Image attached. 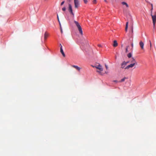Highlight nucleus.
Segmentation results:
<instances>
[{"instance_id": "21", "label": "nucleus", "mask_w": 156, "mask_h": 156, "mask_svg": "<svg viewBox=\"0 0 156 156\" xmlns=\"http://www.w3.org/2000/svg\"><path fill=\"white\" fill-rule=\"evenodd\" d=\"M129 47L128 46L126 47V53L128 51V48Z\"/></svg>"}, {"instance_id": "2", "label": "nucleus", "mask_w": 156, "mask_h": 156, "mask_svg": "<svg viewBox=\"0 0 156 156\" xmlns=\"http://www.w3.org/2000/svg\"><path fill=\"white\" fill-rule=\"evenodd\" d=\"M95 67L97 69L100 70V71H97V72L98 73H100L101 71H102L103 70V69L102 68V66L100 64L98 65L95 66Z\"/></svg>"}, {"instance_id": "25", "label": "nucleus", "mask_w": 156, "mask_h": 156, "mask_svg": "<svg viewBox=\"0 0 156 156\" xmlns=\"http://www.w3.org/2000/svg\"><path fill=\"white\" fill-rule=\"evenodd\" d=\"M64 1L62 2L61 4V5H62L64 4Z\"/></svg>"}, {"instance_id": "24", "label": "nucleus", "mask_w": 156, "mask_h": 156, "mask_svg": "<svg viewBox=\"0 0 156 156\" xmlns=\"http://www.w3.org/2000/svg\"><path fill=\"white\" fill-rule=\"evenodd\" d=\"M93 3L94 4H96V0H93Z\"/></svg>"}, {"instance_id": "29", "label": "nucleus", "mask_w": 156, "mask_h": 156, "mask_svg": "<svg viewBox=\"0 0 156 156\" xmlns=\"http://www.w3.org/2000/svg\"><path fill=\"white\" fill-rule=\"evenodd\" d=\"M60 29H61V33H62V28L61 27Z\"/></svg>"}, {"instance_id": "7", "label": "nucleus", "mask_w": 156, "mask_h": 156, "mask_svg": "<svg viewBox=\"0 0 156 156\" xmlns=\"http://www.w3.org/2000/svg\"><path fill=\"white\" fill-rule=\"evenodd\" d=\"M131 62L132 64H134V65H137V63L136 60L134 58H132V60L131 61Z\"/></svg>"}, {"instance_id": "22", "label": "nucleus", "mask_w": 156, "mask_h": 156, "mask_svg": "<svg viewBox=\"0 0 156 156\" xmlns=\"http://www.w3.org/2000/svg\"><path fill=\"white\" fill-rule=\"evenodd\" d=\"M149 42L150 43V47L151 48L152 47V44H151V41L150 40H149Z\"/></svg>"}, {"instance_id": "14", "label": "nucleus", "mask_w": 156, "mask_h": 156, "mask_svg": "<svg viewBox=\"0 0 156 156\" xmlns=\"http://www.w3.org/2000/svg\"><path fill=\"white\" fill-rule=\"evenodd\" d=\"M69 11L73 10L71 5L70 4H69Z\"/></svg>"}, {"instance_id": "9", "label": "nucleus", "mask_w": 156, "mask_h": 156, "mask_svg": "<svg viewBox=\"0 0 156 156\" xmlns=\"http://www.w3.org/2000/svg\"><path fill=\"white\" fill-rule=\"evenodd\" d=\"M72 67H73V68H75L78 71H80L81 69V68L78 67V66H77L75 65H73L72 66Z\"/></svg>"}, {"instance_id": "30", "label": "nucleus", "mask_w": 156, "mask_h": 156, "mask_svg": "<svg viewBox=\"0 0 156 156\" xmlns=\"http://www.w3.org/2000/svg\"><path fill=\"white\" fill-rule=\"evenodd\" d=\"M98 45L99 47H101V44H98Z\"/></svg>"}, {"instance_id": "19", "label": "nucleus", "mask_w": 156, "mask_h": 156, "mask_svg": "<svg viewBox=\"0 0 156 156\" xmlns=\"http://www.w3.org/2000/svg\"><path fill=\"white\" fill-rule=\"evenodd\" d=\"M127 56L129 58H130L132 56V54L130 53H129L128 55Z\"/></svg>"}, {"instance_id": "39", "label": "nucleus", "mask_w": 156, "mask_h": 156, "mask_svg": "<svg viewBox=\"0 0 156 156\" xmlns=\"http://www.w3.org/2000/svg\"><path fill=\"white\" fill-rule=\"evenodd\" d=\"M60 46H61H61H62V45H61V44H60Z\"/></svg>"}, {"instance_id": "4", "label": "nucleus", "mask_w": 156, "mask_h": 156, "mask_svg": "<svg viewBox=\"0 0 156 156\" xmlns=\"http://www.w3.org/2000/svg\"><path fill=\"white\" fill-rule=\"evenodd\" d=\"M139 45L141 48L142 50H144V43L142 41H140L139 43Z\"/></svg>"}, {"instance_id": "1", "label": "nucleus", "mask_w": 156, "mask_h": 156, "mask_svg": "<svg viewBox=\"0 0 156 156\" xmlns=\"http://www.w3.org/2000/svg\"><path fill=\"white\" fill-rule=\"evenodd\" d=\"M74 23H75L76 27L78 28V30L79 31L81 35H83V33L82 30V29L80 25L79 24V23L77 21H74Z\"/></svg>"}, {"instance_id": "8", "label": "nucleus", "mask_w": 156, "mask_h": 156, "mask_svg": "<svg viewBox=\"0 0 156 156\" xmlns=\"http://www.w3.org/2000/svg\"><path fill=\"white\" fill-rule=\"evenodd\" d=\"M60 52L62 54L63 56L64 57H65L66 56V55H65L64 53V52L63 49L62 48V46H61V47H60Z\"/></svg>"}, {"instance_id": "12", "label": "nucleus", "mask_w": 156, "mask_h": 156, "mask_svg": "<svg viewBox=\"0 0 156 156\" xmlns=\"http://www.w3.org/2000/svg\"><path fill=\"white\" fill-rule=\"evenodd\" d=\"M118 45V43H117V41L116 40H115L114 41V44H113V46L114 47H116Z\"/></svg>"}, {"instance_id": "16", "label": "nucleus", "mask_w": 156, "mask_h": 156, "mask_svg": "<svg viewBox=\"0 0 156 156\" xmlns=\"http://www.w3.org/2000/svg\"><path fill=\"white\" fill-rule=\"evenodd\" d=\"M130 27V29H131V33L132 34H133V24H132L131 26Z\"/></svg>"}, {"instance_id": "13", "label": "nucleus", "mask_w": 156, "mask_h": 156, "mask_svg": "<svg viewBox=\"0 0 156 156\" xmlns=\"http://www.w3.org/2000/svg\"><path fill=\"white\" fill-rule=\"evenodd\" d=\"M122 5H126V7H127V8H128L129 7V5H128L126 2H122Z\"/></svg>"}, {"instance_id": "15", "label": "nucleus", "mask_w": 156, "mask_h": 156, "mask_svg": "<svg viewBox=\"0 0 156 156\" xmlns=\"http://www.w3.org/2000/svg\"><path fill=\"white\" fill-rule=\"evenodd\" d=\"M128 22H127L126 23V25L125 31L126 32H127V29L128 28Z\"/></svg>"}, {"instance_id": "35", "label": "nucleus", "mask_w": 156, "mask_h": 156, "mask_svg": "<svg viewBox=\"0 0 156 156\" xmlns=\"http://www.w3.org/2000/svg\"><path fill=\"white\" fill-rule=\"evenodd\" d=\"M153 9V7H151V12H152V10Z\"/></svg>"}, {"instance_id": "32", "label": "nucleus", "mask_w": 156, "mask_h": 156, "mask_svg": "<svg viewBox=\"0 0 156 156\" xmlns=\"http://www.w3.org/2000/svg\"><path fill=\"white\" fill-rule=\"evenodd\" d=\"M113 82H118V81H117V80H114V81H113Z\"/></svg>"}, {"instance_id": "18", "label": "nucleus", "mask_w": 156, "mask_h": 156, "mask_svg": "<svg viewBox=\"0 0 156 156\" xmlns=\"http://www.w3.org/2000/svg\"><path fill=\"white\" fill-rule=\"evenodd\" d=\"M127 78L126 77H124L123 79H122L121 80L119 81L120 82H124L126 79H127Z\"/></svg>"}, {"instance_id": "20", "label": "nucleus", "mask_w": 156, "mask_h": 156, "mask_svg": "<svg viewBox=\"0 0 156 156\" xmlns=\"http://www.w3.org/2000/svg\"><path fill=\"white\" fill-rule=\"evenodd\" d=\"M70 13L72 15V16H73V17L74 16V13H73V10H71V11H69Z\"/></svg>"}, {"instance_id": "33", "label": "nucleus", "mask_w": 156, "mask_h": 156, "mask_svg": "<svg viewBox=\"0 0 156 156\" xmlns=\"http://www.w3.org/2000/svg\"><path fill=\"white\" fill-rule=\"evenodd\" d=\"M129 62H128H128H126V65L128 63H129Z\"/></svg>"}, {"instance_id": "6", "label": "nucleus", "mask_w": 156, "mask_h": 156, "mask_svg": "<svg viewBox=\"0 0 156 156\" xmlns=\"http://www.w3.org/2000/svg\"><path fill=\"white\" fill-rule=\"evenodd\" d=\"M135 65H134V64L131 63L130 64L128 65L126 67H125V69H128L130 68H132Z\"/></svg>"}, {"instance_id": "11", "label": "nucleus", "mask_w": 156, "mask_h": 156, "mask_svg": "<svg viewBox=\"0 0 156 156\" xmlns=\"http://www.w3.org/2000/svg\"><path fill=\"white\" fill-rule=\"evenodd\" d=\"M126 62L124 61L121 64V68H123L126 65Z\"/></svg>"}, {"instance_id": "37", "label": "nucleus", "mask_w": 156, "mask_h": 156, "mask_svg": "<svg viewBox=\"0 0 156 156\" xmlns=\"http://www.w3.org/2000/svg\"><path fill=\"white\" fill-rule=\"evenodd\" d=\"M151 7H153V5H152V4H151Z\"/></svg>"}, {"instance_id": "27", "label": "nucleus", "mask_w": 156, "mask_h": 156, "mask_svg": "<svg viewBox=\"0 0 156 156\" xmlns=\"http://www.w3.org/2000/svg\"><path fill=\"white\" fill-rule=\"evenodd\" d=\"M57 19H58V22H59V18H58V14H57Z\"/></svg>"}, {"instance_id": "28", "label": "nucleus", "mask_w": 156, "mask_h": 156, "mask_svg": "<svg viewBox=\"0 0 156 156\" xmlns=\"http://www.w3.org/2000/svg\"><path fill=\"white\" fill-rule=\"evenodd\" d=\"M84 1V2L85 3H87V0H83Z\"/></svg>"}, {"instance_id": "10", "label": "nucleus", "mask_w": 156, "mask_h": 156, "mask_svg": "<svg viewBox=\"0 0 156 156\" xmlns=\"http://www.w3.org/2000/svg\"><path fill=\"white\" fill-rule=\"evenodd\" d=\"M49 34L47 32H45L44 34V39L46 40Z\"/></svg>"}, {"instance_id": "23", "label": "nucleus", "mask_w": 156, "mask_h": 156, "mask_svg": "<svg viewBox=\"0 0 156 156\" xmlns=\"http://www.w3.org/2000/svg\"><path fill=\"white\" fill-rule=\"evenodd\" d=\"M62 9L63 11H65L66 10V8L65 7H64L62 8Z\"/></svg>"}, {"instance_id": "38", "label": "nucleus", "mask_w": 156, "mask_h": 156, "mask_svg": "<svg viewBox=\"0 0 156 156\" xmlns=\"http://www.w3.org/2000/svg\"><path fill=\"white\" fill-rule=\"evenodd\" d=\"M105 73H106V74H107L108 73V72H105Z\"/></svg>"}, {"instance_id": "5", "label": "nucleus", "mask_w": 156, "mask_h": 156, "mask_svg": "<svg viewBox=\"0 0 156 156\" xmlns=\"http://www.w3.org/2000/svg\"><path fill=\"white\" fill-rule=\"evenodd\" d=\"M151 15L152 17V20H154L156 21V11L154 13V15H152V12H151Z\"/></svg>"}, {"instance_id": "26", "label": "nucleus", "mask_w": 156, "mask_h": 156, "mask_svg": "<svg viewBox=\"0 0 156 156\" xmlns=\"http://www.w3.org/2000/svg\"><path fill=\"white\" fill-rule=\"evenodd\" d=\"M105 67H106V68L107 69H108V66L107 65H106V64H105Z\"/></svg>"}, {"instance_id": "34", "label": "nucleus", "mask_w": 156, "mask_h": 156, "mask_svg": "<svg viewBox=\"0 0 156 156\" xmlns=\"http://www.w3.org/2000/svg\"><path fill=\"white\" fill-rule=\"evenodd\" d=\"M59 22V25H60V27H61V25L60 22Z\"/></svg>"}, {"instance_id": "3", "label": "nucleus", "mask_w": 156, "mask_h": 156, "mask_svg": "<svg viewBox=\"0 0 156 156\" xmlns=\"http://www.w3.org/2000/svg\"><path fill=\"white\" fill-rule=\"evenodd\" d=\"M75 7V8H77L79 5V3L78 0H74Z\"/></svg>"}, {"instance_id": "17", "label": "nucleus", "mask_w": 156, "mask_h": 156, "mask_svg": "<svg viewBox=\"0 0 156 156\" xmlns=\"http://www.w3.org/2000/svg\"><path fill=\"white\" fill-rule=\"evenodd\" d=\"M152 21H153V28L154 29H155V23L156 21L154 20H152Z\"/></svg>"}, {"instance_id": "36", "label": "nucleus", "mask_w": 156, "mask_h": 156, "mask_svg": "<svg viewBox=\"0 0 156 156\" xmlns=\"http://www.w3.org/2000/svg\"><path fill=\"white\" fill-rule=\"evenodd\" d=\"M104 0L105 2H107L106 0Z\"/></svg>"}, {"instance_id": "31", "label": "nucleus", "mask_w": 156, "mask_h": 156, "mask_svg": "<svg viewBox=\"0 0 156 156\" xmlns=\"http://www.w3.org/2000/svg\"><path fill=\"white\" fill-rule=\"evenodd\" d=\"M131 46H132V48L133 47V43L132 44H131Z\"/></svg>"}]
</instances>
